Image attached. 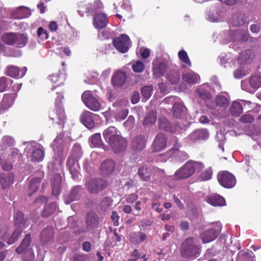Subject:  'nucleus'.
Masks as SVG:
<instances>
[{
	"label": "nucleus",
	"mask_w": 261,
	"mask_h": 261,
	"mask_svg": "<svg viewBox=\"0 0 261 261\" xmlns=\"http://www.w3.org/2000/svg\"><path fill=\"white\" fill-rule=\"evenodd\" d=\"M146 238V235L145 233L139 232V234L136 236H133L132 238V242L134 244H139L143 242Z\"/></svg>",
	"instance_id": "obj_57"
},
{
	"label": "nucleus",
	"mask_w": 261,
	"mask_h": 261,
	"mask_svg": "<svg viewBox=\"0 0 261 261\" xmlns=\"http://www.w3.org/2000/svg\"><path fill=\"white\" fill-rule=\"evenodd\" d=\"M180 162L186 161L189 158V155L185 151H179L174 154Z\"/></svg>",
	"instance_id": "obj_61"
},
{
	"label": "nucleus",
	"mask_w": 261,
	"mask_h": 261,
	"mask_svg": "<svg viewBox=\"0 0 261 261\" xmlns=\"http://www.w3.org/2000/svg\"><path fill=\"white\" fill-rule=\"evenodd\" d=\"M103 7V5L102 2L99 0L95 1L93 2V3L88 4L86 10H79L78 12L80 13L81 11L84 12H92L93 11H96L98 10L102 9Z\"/></svg>",
	"instance_id": "obj_35"
},
{
	"label": "nucleus",
	"mask_w": 261,
	"mask_h": 261,
	"mask_svg": "<svg viewBox=\"0 0 261 261\" xmlns=\"http://www.w3.org/2000/svg\"><path fill=\"white\" fill-rule=\"evenodd\" d=\"M156 120V113L154 111L149 112L145 117L143 123L144 125H152Z\"/></svg>",
	"instance_id": "obj_45"
},
{
	"label": "nucleus",
	"mask_w": 261,
	"mask_h": 261,
	"mask_svg": "<svg viewBox=\"0 0 261 261\" xmlns=\"http://www.w3.org/2000/svg\"><path fill=\"white\" fill-rule=\"evenodd\" d=\"M152 88L150 86H146L141 89V94L146 99H148L151 95Z\"/></svg>",
	"instance_id": "obj_56"
},
{
	"label": "nucleus",
	"mask_w": 261,
	"mask_h": 261,
	"mask_svg": "<svg viewBox=\"0 0 261 261\" xmlns=\"http://www.w3.org/2000/svg\"><path fill=\"white\" fill-rule=\"evenodd\" d=\"M217 178L220 184L225 188H232L236 184L235 176L226 171L220 172Z\"/></svg>",
	"instance_id": "obj_11"
},
{
	"label": "nucleus",
	"mask_w": 261,
	"mask_h": 261,
	"mask_svg": "<svg viewBox=\"0 0 261 261\" xmlns=\"http://www.w3.org/2000/svg\"><path fill=\"white\" fill-rule=\"evenodd\" d=\"M240 121L244 123H251L254 121V117L250 114H246L240 117Z\"/></svg>",
	"instance_id": "obj_60"
},
{
	"label": "nucleus",
	"mask_w": 261,
	"mask_h": 261,
	"mask_svg": "<svg viewBox=\"0 0 261 261\" xmlns=\"http://www.w3.org/2000/svg\"><path fill=\"white\" fill-rule=\"evenodd\" d=\"M36 143H28L24 151L31 160L34 162H40L42 161L44 152L42 147L35 146Z\"/></svg>",
	"instance_id": "obj_9"
},
{
	"label": "nucleus",
	"mask_w": 261,
	"mask_h": 261,
	"mask_svg": "<svg viewBox=\"0 0 261 261\" xmlns=\"http://www.w3.org/2000/svg\"><path fill=\"white\" fill-rule=\"evenodd\" d=\"M41 180V177H38L33 178L30 180L29 184V189L30 190L32 191V192H35L37 190L40 185Z\"/></svg>",
	"instance_id": "obj_52"
},
{
	"label": "nucleus",
	"mask_w": 261,
	"mask_h": 261,
	"mask_svg": "<svg viewBox=\"0 0 261 261\" xmlns=\"http://www.w3.org/2000/svg\"><path fill=\"white\" fill-rule=\"evenodd\" d=\"M112 204V201L109 197H105L101 202L100 206L105 210Z\"/></svg>",
	"instance_id": "obj_62"
},
{
	"label": "nucleus",
	"mask_w": 261,
	"mask_h": 261,
	"mask_svg": "<svg viewBox=\"0 0 261 261\" xmlns=\"http://www.w3.org/2000/svg\"><path fill=\"white\" fill-rule=\"evenodd\" d=\"M41 239L44 244H47L51 242L53 239V228L47 227L44 229L41 233Z\"/></svg>",
	"instance_id": "obj_30"
},
{
	"label": "nucleus",
	"mask_w": 261,
	"mask_h": 261,
	"mask_svg": "<svg viewBox=\"0 0 261 261\" xmlns=\"http://www.w3.org/2000/svg\"><path fill=\"white\" fill-rule=\"evenodd\" d=\"M17 34L14 33H7L2 36V40L9 45H14Z\"/></svg>",
	"instance_id": "obj_44"
},
{
	"label": "nucleus",
	"mask_w": 261,
	"mask_h": 261,
	"mask_svg": "<svg viewBox=\"0 0 261 261\" xmlns=\"http://www.w3.org/2000/svg\"><path fill=\"white\" fill-rule=\"evenodd\" d=\"M199 250L197 240L194 237L187 238L180 248L181 255L186 258H196L200 254Z\"/></svg>",
	"instance_id": "obj_4"
},
{
	"label": "nucleus",
	"mask_w": 261,
	"mask_h": 261,
	"mask_svg": "<svg viewBox=\"0 0 261 261\" xmlns=\"http://www.w3.org/2000/svg\"><path fill=\"white\" fill-rule=\"evenodd\" d=\"M161 173L159 168L153 166H148L146 165L140 166L137 172L139 178L143 181H148L151 178L157 180L158 175Z\"/></svg>",
	"instance_id": "obj_6"
},
{
	"label": "nucleus",
	"mask_w": 261,
	"mask_h": 261,
	"mask_svg": "<svg viewBox=\"0 0 261 261\" xmlns=\"http://www.w3.org/2000/svg\"><path fill=\"white\" fill-rule=\"evenodd\" d=\"M208 133L206 129H197L189 135L190 139L192 141L205 140L208 137Z\"/></svg>",
	"instance_id": "obj_24"
},
{
	"label": "nucleus",
	"mask_w": 261,
	"mask_h": 261,
	"mask_svg": "<svg viewBox=\"0 0 261 261\" xmlns=\"http://www.w3.org/2000/svg\"><path fill=\"white\" fill-rule=\"evenodd\" d=\"M37 35L42 39H46L48 37L47 31L45 30L42 27H39L37 31Z\"/></svg>",
	"instance_id": "obj_63"
},
{
	"label": "nucleus",
	"mask_w": 261,
	"mask_h": 261,
	"mask_svg": "<svg viewBox=\"0 0 261 261\" xmlns=\"http://www.w3.org/2000/svg\"><path fill=\"white\" fill-rule=\"evenodd\" d=\"M86 186L91 193H97L107 186V182L100 178L90 179Z\"/></svg>",
	"instance_id": "obj_13"
},
{
	"label": "nucleus",
	"mask_w": 261,
	"mask_h": 261,
	"mask_svg": "<svg viewBox=\"0 0 261 261\" xmlns=\"http://www.w3.org/2000/svg\"><path fill=\"white\" fill-rule=\"evenodd\" d=\"M22 231V228L16 227L13 233L11 236L7 232H5L2 235V239L7 242L9 245H11L17 241L21 235Z\"/></svg>",
	"instance_id": "obj_20"
},
{
	"label": "nucleus",
	"mask_w": 261,
	"mask_h": 261,
	"mask_svg": "<svg viewBox=\"0 0 261 261\" xmlns=\"http://www.w3.org/2000/svg\"><path fill=\"white\" fill-rule=\"evenodd\" d=\"M178 56L180 61L186 64L189 66H191L192 64L188 56L187 52L184 50H180L178 53Z\"/></svg>",
	"instance_id": "obj_53"
},
{
	"label": "nucleus",
	"mask_w": 261,
	"mask_h": 261,
	"mask_svg": "<svg viewBox=\"0 0 261 261\" xmlns=\"http://www.w3.org/2000/svg\"><path fill=\"white\" fill-rule=\"evenodd\" d=\"M167 69V66L163 62L153 65L152 68L153 75L154 76L158 78L162 77L164 75Z\"/></svg>",
	"instance_id": "obj_29"
},
{
	"label": "nucleus",
	"mask_w": 261,
	"mask_h": 261,
	"mask_svg": "<svg viewBox=\"0 0 261 261\" xmlns=\"http://www.w3.org/2000/svg\"><path fill=\"white\" fill-rule=\"evenodd\" d=\"M145 66L143 63L140 61H138L132 66L134 72L140 73L142 72L144 69Z\"/></svg>",
	"instance_id": "obj_58"
},
{
	"label": "nucleus",
	"mask_w": 261,
	"mask_h": 261,
	"mask_svg": "<svg viewBox=\"0 0 261 261\" xmlns=\"http://www.w3.org/2000/svg\"><path fill=\"white\" fill-rule=\"evenodd\" d=\"M215 102L217 106L226 108L229 104V100L226 96L218 94L216 97Z\"/></svg>",
	"instance_id": "obj_38"
},
{
	"label": "nucleus",
	"mask_w": 261,
	"mask_h": 261,
	"mask_svg": "<svg viewBox=\"0 0 261 261\" xmlns=\"http://www.w3.org/2000/svg\"><path fill=\"white\" fill-rule=\"evenodd\" d=\"M17 254H22V257L25 261H34L35 255L31 244V236L27 234L21 244L16 248Z\"/></svg>",
	"instance_id": "obj_5"
},
{
	"label": "nucleus",
	"mask_w": 261,
	"mask_h": 261,
	"mask_svg": "<svg viewBox=\"0 0 261 261\" xmlns=\"http://www.w3.org/2000/svg\"><path fill=\"white\" fill-rule=\"evenodd\" d=\"M21 157V154L19 153V150L17 148H12L8 155V159L10 161H15Z\"/></svg>",
	"instance_id": "obj_55"
},
{
	"label": "nucleus",
	"mask_w": 261,
	"mask_h": 261,
	"mask_svg": "<svg viewBox=\"0 0 261 261\" xmlns=\"http://www.w3.org/2000/svg\"><path fill=\"white\" fill-rule=\"evenodd\" d=\"M171 142L172 143V147L168 151V153L171 155H174L180 151L179 148L181 145L178 142V139L175 136L172 137Z\"/></svg>",
	"instance_id": "obj_43"
},
{
	"label": "nucleus",
	"mask_w": 261,
	"mask_h": 261,
	"mask_svg": "<svg viewBox=\"0 0 261 261\" xmlns=\"http://www.w3.org/2000/svg\"><path fill=\"white\" fill-rule=\"evenodd\" d=\"M159 128L161 130L170 133H175V129L169 121L166 118L159 119Z\"/></svg>",
	"instance_id": "obj_33"
},
{
	"label": "nucleus",
	"mask_w": 261,
	"mask_h": 261,
	"mask_svg": "<svg viewBox=\"0 0 261 261\" xmlns=\"http://www.w3.org/2000/svg\"><path fill=\"white\" fill-rule=\"evenodd\" d=\"M57 98L55 100L56 112H53L49 114L50 119L59 125H62L65 119L64 110L61 106V99L63 96L59 92L56 93Z\"/></svg>",
	"instance_id": "obj_7"
},
{
	"label": "nucleus",
	"mask_w": 261,
	"mask_h": 261,
	"mask_svg": "<svg viewBox=\"0 0 261 261\" xmlns=\"http://www.w3.org/2000/svg\"><path fill=\"white\" fill-rule=\"evenodd\" d=\"M113 45L119 53L124 54L129 48V38L125 34H121L113 39Z\"/></svg>",
	"instance_id": "obj_10"
},
{
	"label": "nucleus",
	"mask_w": 261,
	"mask_h": 261,
	"mask_svg": "<svg viewBox=\"0 0 261 261\" xmlns=\"http://www.w3.org/2000/svg\"><path fill=\"white\" fill-rule=\"evenodd\" d=\"M27 70V68L25 67L19 69L17 66L10 65L7 68L6 74L12 77L20 78L25 75Z\"/></svg>",
	"instance_id": "obj_19"
},
{
	"label": "nucleus",
	"mask_w": 261,
	"mask_h": 261,
	"mask_svg": "<svg viewBox=\"0 0 261 261\" xmlns=\"http://www.w3.org/2000/svg\"><path fill=\"white\" fill-rule=\"evenodd\" d=\"M14 176L12 174H4L0 175V182L3 189L9 187L13 183Z\"/></svg>",
	"instance_id": "obj_34"
},
{
	"label": "nucleus",
	"mask_w": 261,
	"mask_h": 261,
	"mask_svg": "<svg viewBox=\"0 0 261 261\" xmlns=\"http://www.w3.org/2000/svg\"><path fill=\"white\" fill-rule=\"evenodd\" d=\"M82 155V148L80 144H75L72 149V154L70 157L75 159H80Z\"/></svg>",
	"instance_id": "obj_50"
},
{
	"label": "nucleus",
	"mask_w": 261,
	"mask_h": 261,
	"mask_svg": "<svg viewBox=\"0 0 261 261\" xmlns=\"http://www.w3.org/2000/svg\"><path fill=\"white\" fill-rule=\"evenodd\" d=\"M250 86L254 89H257L261 86V77L258 75L251 76L249 80Z\"/></svg>",
	"instance_id": "obj_51"
},
{
	"label": "nucleus",
	"mask_w": 261,
	"mask_h": 261,
	"mask_svg": "<svg viewBox=\"0 0 261 261\" xmlns=\"http://www.w3.org/2000/svg\"><path fill=\"white\" fill-rule=\"evenodd\" d=\"M166 78L171 84H177L180 80L179 71L177 69L170 70L166 74Z\"/></svg>",
	"instance_id": "obj_28"
},
{
	"label": "nucleus",
	"mask_w": 261,
	"mask_h": 261,
	"mask_svg": "<svg viewBox=\"0 0 261 261\" xmlns=\"http://www.w3.org/2000/svg\"><path fill=\"white\" fill-rule=\"evenodd\" d=\"M172 108L173 116L176 118L180 117L184 111L186 109L184 105L179 102H175Z\"/></svg>",
	"instance_id": "obj_42"
},
{
	"label": "nucleus",
	"mask_w": 261,
	"mask_h": 261,
	"mask_svg": "<svg viewBox=\"0 0 261 261\" xmlns=\"http://www.w3.org/2000/svg\"><path fill=\"white\" fill-rule=\"evenodd\" d=\"M115 166V163L113 160H108L103 161L100 167L101 173L104 175H109L113 171Z\"/></svg>",
	"instance_id": "obj_27"
},
{
	"label": "nucleus",
	"mask_w": 261,
	"mask_h": 261,
	"mask_svg": "<svg viewBox=\"0 0 261 261\" xmlns=\"http://www.w3.org/2000/svg\"><path fill=\"white\" fill-rule=\"evenodd\" d=\"M27 9L24 7H19L16 11L12 12L11 17L14 19H21L26 16L24 11Z\"/></svg>",
	"instance_id": "obj_49"
},
{
	"label": "nucleus",
	"mask_w": 261,
	"mask_h": 261,
	"mask_svg": "<svg viewBox=\"0 0 261 261\" xmlns=\"http://www.w3.org/2000/svg\"><path fill=\"white\" fill-rule=\"evenodd\" d=\"M234 76L237 79H241L246 75V71L241 68L234 70L233 72Z\"/></svg>",
	"instance_id": "obj_64"
},
{
	"label": "nucleus",
	"mask_w": 261,
	"mask_h": 261,
	"mask_svg": "<svg viewBox=\"0 0 261 261\" xmlns=\"http://www.w3.org/2000/svg\"><path fill=\"white\" fill-rule=\"evenodd\" d=\"M98 97L91 91H85L82 95L83 102L87 107L93 111H98L101 109V105Z\"/></svg>",
	"instance_id": "obj_8"
},
{
	"label": "nucleus",
	"mask_w": 261,
	"mask_h": 261,
	"mask_svg": "<svg viewBox=\"0 0 261 261\" xmlns=\"http://www.w3.org/2000/svg\"><path fill=\"white\" fill-rule=\"evenodd\" d=\"M167 147V137L163 133H159L154 138L152 145L153 152H158L164 150Z\"/></svg>",
	"instance_id": "obj_15"
},
{
	"label": "nucleus",
	"mask_w": 261,
	"mask_h": 261,
	"mask_svg": "<svg viewBox=\"0 0 261 261\" xmlns=\"http://www.w3.org/2000/svg\"><path fill=\"white\" fill-rule=\"evenodd\" d=\"M196 92L198 96L203 100L210 99L211 98V95L210 92L202 88H197Z\"/></svg>",
	"instance_id": "obj_54"
},
{
	"label": "nucleus",
	"mask_w": 261,
	"mask_h": 261,
	"mask_svg": "<svg viewBox=\"0 0 261 261\" xmlns=\"http://www.w3.org/2000/svg\"><path fill=\"white\" fill-rule=\"evenodd\" d=\"M15 99V95L14 94H5L0 103V113L9 109L13 104Z\"/></svg>",
	"instance_id": "obj_21"
},
{
	"label": "nucleus",
	"mask_w": 261,
	"mask_h": 261,
	"mask_svg": "<svg viewBox=\"0 0 261 261\" xmlns=\"http://www.w3.org/2000/svg\"><path fill=\"white\" fill-rule=\"evenodd\" d=\"M95 115L89 111H85L82 113L81 116V121L88 128H92L95 125L93 118Z\"/></svg>",
	"instance_id": "obj_22"
},
{
	"label": "nucleus",
	"mask_w": 261,
	"mask_h": 261,
	"mask_svg": "<svg viewBox=\"0 0 261 261\" xmlns=\"http://www.w3.org/2000/svg\"><path fill=\"white\" fill-rule=\"evenodd\" d=\"M90 145L91 147H100L102 145L101 135L99 133H96L89 139Z\"/></svg>",
	"instance_id": "obj_37"
},
{
	"label": "nucleus",
	"mask_w": 261,
	"mask_h": 261,
	"mask_svg": "<svg viewBox=\"0 0 261 261\" xmlns=\"http://www.w3.org/2000/svg\"><path fill=\"white\" fill-rule=\"evenodd\" d=\"M229 111L231 115L238 117L243 112V107L240 102L234 101L230 106Z\"/></svg>",
	"instance_id": "obj_36"
},
{
	"label": "nucleus",
	"mask_w": 261,
	"mask_h": 261,
	"mask_svg": "<svg viewBox=\"0 0 261 261\" xmlns=\"http://www.w3.org/2000/svg\"><path fill=\"white\" fill-rule=\"evenodd\" d=\"M203 167L204 165L201 162L188 161L175 171L172 175V179L174 180L187 179L192 176L195 171H200Z\"/></svg>",
	"instance_id": "obj_2"
},
{
	"label": "nucleus",
	"mask_w": 261,
	"mask_h": 261,
	"mask_svg": "<svg viewBox=\"0 0 261 261\" xmlns=\"http://www.w3.org/2000/svg\"><path fill=\"white\" fill-rule=\"evenodd\" d=\"M207 202L213 206H223L225 205L224 198L219 195H211L207 199Z\"/></svg>",
	"instance_id": "obj_31"
},
{
	"label": "nucleus",
	"mask_w": 261,
	"mask_h": 261,
	"mask_svg": "<svg viewBox=\"0 0 261 261\" xmlns=\"http://www.w3.org/2000/svg\"><path fill=\"white\" fill-rule=\"evenodd\" d=\"M57 211V206L56 203L53 202L49 205L45 207L42 212L43 217H47L49 215L54 214Z\"/></svg>",
	"instance_id": "obj_48"
},
{
	"label": "nucleus",
	"mask_w": 261,
	"mask_h": 261,
	"mask_svg": "<svg viewBox=\"0 0 261 261\" xmlns=\"http://www.w3.org/2000/svg\"><path fill=\"white\" fill-rule=\"evenodd\" d=\"M214 227L203 232L200 236L203 243L211 242L216 239L221 230V226L219 223L214 225Z\"/></svg>",
	"instance_id": "obj_12"
},
{
	"label": "nucleus",
	"mask_w": 261,
	"mask_h": 261,
	"mask_svg": "<svg viewBox=\"0 0 261 261\" xmlns=\"http://www.w3.org/2000/svg\"><path fill=\"white\" fill-rule=\"evenodd\" d=\"M13 83V81L6 77L0 78V92H3L8 89Z\"/></svg>",
	"instance_id": "obj_41"
},
{
	"label": "nucleus",
	"mask_w": 261,
	"mask_h": 261,
	"mask_svg": "<svg viewBox=\"0 0 261 261\" xmlns=\"http://www.w3.org/2000/svg\"><path fill=\"white\" fill-rule=\"evenodd\" d=\"M77 160L73 157H69L67 162V166L73 179L78 178L80 175V167Z\"/></svg>",
	"instance_id": "obj_16"
},
{
	"label": "nucleus",
	"mask_w": 261,
	"mask_h": 261,
	"mask_svg": "<svg viewBox=\"0 0 261 261\" xmlns=\"http://www.w3.org/2000/svg\"><path fill=\"white\" fill-rule=\"evenodd\" d=\"M127 67H124L122 69L116 71L112 76L111 81L114 87L116 88L122 86L126 79Z\"/></svg>",
	"instance_id": "obj_14"
},
{
	"label": "nucleus",
	"mask_w": 261,
	"mask_h": 261,
	"mask_svg": "<svg viewBox=\"0 0 261 261\" xmlns=\"http://www.w3.org/2000/svg\"><path fill=\"white\" fill-rule=\"evenodd\" d=\"M251 251H241L238 255L237 261H254L253 257L251 255Z\"/></svg>",
	"instance_id": "obj_40"
},
{
	"label": "nucleus",
	"mask_w": 261,
	"mask_h": 261,
	"mask_svg": "<svg viewBox=\"0 0 261 261\" xmlns=\"http://www.w3.org/2000/svg\"><path fill=\"white\" fill-rule=\"evenodd\" d=\"M83 192V189L81 186H77L73 187L70 193L65 196L64 200L66 204H69L71 202L78 200Z\"/></svg>",
	"instance_id": "obj_18"
},
{
	"label": "nucleus",
	"mask_w": 261,
	"mask_h": 261,
	"mask_svg": "<svg viewBox=\"0 0 261 261\" xmlns=\"http://www.w3.org/2000/svg\"><path fill=\"white\" fill-rule=\"evenodd\" d=\"M108 23V17L105 13L96 14L93 17V24L96 29L100 30L106 28Z\"/></svg>",
	"instance_id": "obj_17"
},
{
	"label": "nucleus",
	"mask_w": 261,
	"mask_h": 261,
	"mask_svg": "<svg viewBox=\"0 0 261 261\" xmlns=\"http://www.w3.org/2000/svg\"><path fill=\"white\" fill-rule=\"evenodd\" d=\"M25 223L23 213L20 212H17L14 215V223L16 227L22 228L24 226Z\"/></svg>",
	"instance_id": "obj_39"
},
{
	"label": "nucleus",
	"mask_w": 261,
	"mask_h": 261,
	"mask_svg": "<svg viewBox=\"0 0 261 261\" xmlns=\"http://www.w3.org/2000/svg\"><path fill=\"white\" fill-rule=\"evenodd\" d=\"M182 79L188 84H194L199 82L200 76L195 72H189L182 75Z\"/></svg>",
	"instance_id": "obj_32"
},
{
	"label": "nucleus",
	"mask_w": 261,
	"mask_h": 261,
	"mask_svg": "<svg viewBox=\"0 0 261 261\" xmlns=\"http://www.w3.org/2000/svg\"><path fill=\"white\" fill-rule=\"evenodd\" d=\"M54 152V158L58 164L61 165L67 154L69 145L62 133L56 138L51 144Z\"/></svg>",
	"instance_id": "obj_3"
},
{
	"label": "nucleus",
	"mask_w": 261,
	"mask_h": 261,
	"mask_svg": "<svg viewBox=\"0 0 261 261\" xmlns=\"http://www.w3.org/2000/svg\"><path fill=\"white\" fill-rule=\"evenodd\" d=\"M213 171L211 167L203 170L200 175V179L201 181H206L212 178Z\"/></svg>",
	"instance_id": "obj_47"
},
{
	"label": "nucleus",
	"mask_w": 261,
	"mask_h": 261,
	"mask_svg": "<svg viewBox=\"0 0 261 261\" xmlns=\"http://www.w3.org/2000/svg\"><path fill=\"white\" fill-rule=\"evenodd\" d=\"M145 146L144 137L139 136L134 138L132 142V152L137 153L143 150Z\"/></svg>",
	"instance_id": "obj_23"
},
{
	"label": "nucleus",
	"mask_w": 261,
	"mask_h": 261,
	"mask_svg": "<svg viewBox=\"0 0 261 261\" xmlns=\"http://www.w3.org/2000/svg\"><path fill=\"white\" fill-rule=\"evenodd\" d=\"M103 137L115 153L125 150L127 146L126 139L122 137L120 132L114 126H110L103 132Z\"/></svg>",
	"instance_id": "obj_1"
},
{
	"label": "nucleus",
	"mask_w": 261,
	"mask_h": 261,
	"mask_svg": "<svg viewBox=\"0 0 261 261\" xmlns=\"http://www.w3.org/2000/svg\"><path fill=\"white\" fill-rule=\"evenodd\" d=\"M62 178L60 174H57L51 180L52 194L54 196H58L61 192V184Z\"/></svg>",
	"instance_id": "obj_26"
},
{
	"label": "nucleus",
	"mask_w": 261,
	"mask_h": 261,
	"mask_svg": "<svg viewBox=\"0 0 261 261\" xmlns=\"http://www.w3.org/2000/svg\"><path fill=\"white\" fill-rule=\"evenodd\" d=\"M14 45L18 47H22L25 45L28 42V37L24 34H17V38L15 39Z\"/></svg>",
	"instance_id": "obj_46"
},
{
	"label": "nucleus",
	"mask_w": 261,
	"mask_h": 261,
	"mask_svg": "<svg viewBox=\"0 0 261 261\" xmlns=\"http://www.w3.org/2000/svg\"><path fill=\"white\" fill-rule=\"evenodd\" d=\"M128 114V109H124L118 112L115 115V119L117 121H122L124 120Z\"/></svg>",
	"instance_id": "obj_59"
},
{
	"label": "nucleus",
	"mask_w": 261,
	"mask_h": 261,
	"mask_svg": "<svg viewBox=\"0 0 261 261\" xmlns=\"http://www.w3.org/2000/svg\"><path fill=\"white\" fill-rule=\"evenodd\" d=\"M99 219L93 212H89L86 219V226L88 229H92L96 228L99 224Z\"/></svg>",
	"instance_id": "obj_25"
}]
</instances>
